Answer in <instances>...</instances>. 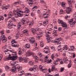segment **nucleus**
I'll use <instances>...</instances> for the list:
<instances>
[{
    "instance_id": "nucleus-26",
    "label": "nucleus",
    "mask_w": 76,
    "mask_h": 76,
    "mask_svg": "<svg viewBox=\"0 0 76 76\" xmlns=\"http://www.w3.org/2000/svg\"><path fill=\"white\" fill-rule=\"evenodd\" d=\"M47 39L48 43L50 42L51 41H52V40H51V39L49 37L47 38Z\"/></svg>"
},
{
    "instance_id": "nucleus-23",
    "label": "nucleus",
    "mask_w": 76,
    "mask_h": 76,
    "mask_svg": "<svg viewBox=\"0 0 76 76\" xmlns=\"http://www.w3.org/2000/svg\"><path fill=\"white\" fill-rule=\"evenodd\" d=\"M29 70L30 71H33V70H34V72H36V69L35 68H30Z\"/></svg>"
},
{
    "instance_id": "nucleus-17",
    "label": "nucleus",
    "mask_w": 76,
    "mask_h": 76,
    "mask_svg": "<svg viewBox=\"0 0 76 76\" xmlns=\"http://www.w3.org/2000/svg\"><path fill=\"white\" fill-rule=\"evenodd\" d=\"M18 62L17 61H15L14 62V66H15V67H16H16H18L19 66H18V64H17Z\"/></svg>"
},
{
    "instance_id": "nucleus-9",
    "label": "nucleus",
    "mask_w": 76,
    "mask_h": 76,
    "mask_svg": "<svg viewBox=\"0 0 76 76\" xmlns=\"http://www.w3.org/2000/svg\"><path fill=\"white\" fill-rule=\"evenodd\" d=\"M57 30H53L52 34H54V35H53V36L54 37H57V36H58V34H56V33H57Z\"/></svg>"
},
{
    "instance_id": "nucleus-46",
    "label": "nucleus",
    "mask_w": 76,
    "mask_h": 76,
    "mask_svg": "<svg viewBox=\"0 0 76 76\" xmlns=\"http://www.w3.org/2000/svg\"><path fill=\"white\" fill-rule=\"evenodd\" d=\"M10 47L7 46L6 47V48L7 51L8 50H9V49H10Z\"/></svg>"
},
{
    "instance_id": "nucleus-27",
    "label": "nucleus",
    "mask_w": 76,
    "mask_h": 76,
    "mask_svg": "<svg viewBox=\"0 0 76 76\" xmlns=\"http://www.w3.org/2000/svg\"><path fill=\"white\" fill-rule=\"evenodd\" d=\"M62 4V7H65V3H64V2H62L61 3Z\"/></svg>"
},
{
    "instance_id": "nucleus-54",
    "label": "nucleus",
    "mask_w": 76,
    "mask_h": 76,
    "mask_svg": "<svg viewBox=\"0 0 76 76\" xmlns=\"http://www.w3.org/2000/svg\"><path fill=\"white\" fill-rule=\"evenodd\" d=\"M1 8L3 10V9H6V7H4V6L2 7H1Z\"/></svg>"
},
{
    "instance_id": "nucleus-61",
    "label": "nucleus",
    "mask_w": 76,
    "mask_h": 76,
    "mask_svg": "<svg viewBox=\"0 0 76 76\" xmlns=\"http://www.w3.org/2000/svg\"><path fill=\"white\" fill-rule=\"evenodd\" d=\"M72 25H75V24H76V23H75V21H74L73 22H72L71 23Z\"/></svg>"
},
{
    "instance_id": "nucleus-49",
    "label": "nucleus",
    "mask_w": 76,
    "mask_h": 76,
    "mask_svg": "<svg viewBox=\"0 0 76 76\" xmlns=\"http://www.w3.org/2000/svg\"><path fill=\"white\" fill-rule=\"evenodd\" d=\"M63 61H65V62H66L67 61H68V59H65L64 58L63 59Z\"/></svg>"
},
{
    "instance_id": "nucleus-10",
    "label": "nucleus",
    "mask_w": 76,
    "mask_h": 76,
    "mask_svg": "<svg viewBox=\"0 0 76 76\" xmlns=\"http://www.w3.org/2000/svg\"><path fill=\"white\" fill-rule=\"evenodd\" d=\"M30 43L32 44L34 43V42L35 41V38H32L31 39L29 40Z\"/></svg>"
},
{
    "instance_id": "nucleus-45",
    "label": "nucleus",
    "mask_w": 76,
    "mask_h": 76,
    "mask_svg": "<svg viewBox=\"0 0 76 76\" xmlns=\"http://www.w3.org/2000/svg\"><path fill=\"white\" fill-rule=\"evenodd\" d=\"M20 1H16L14 3V4H19V3H20Z\"/></svg>"
},
{
    "instance_id": "nucleus-41",
    "label": "nucleus",
    "mask_w": 76,
    "mask_h": 76,
    "mask_svg": "<svg viewBox=\"0 0 76 76\" xmlns=\"http://www.w3.org/2000/svg\"><path fill=\"white\" fill-rule=\"evenodd\" d=\"M19 33H17L16 34V37L17 38H19Z\"/></svg>"
},
{
    "instance_id": "nucleus-19",
    "label": "nucleus",
    "mask_w": 76,
    "mask_h": 76,
    "mask_svg": "<svg viewBox=\"0 0 76 76\" xmlns=\"http://www.w3.org/2000/svg\"><path fill=\"white\" fill-rule=\"evenodd\" d=\"M8 16H10L11 17H8V19H9L11 18V16H12V12H9L8 14Z\"/></svg>"
},
{
    "instance_id": "nucleus-59",
    "label": "nucleus",
    "mask_w": 76,
    "mask_h": 76,
    "mask_svg": "<svg viewBox=\"0 0 76 76\" xmlns=\"http://www.w3.org/2000/svg\"><path fill=\"white\" fill-rule=\"evenodd\" d=\"M70 18V16L67 15L66 16H65V19H67V18Z\"/></svg>"
},
{
    "instance_id": "nucleus-38",
    "label": "nucleus",
    "mask_w": 76,
    "mask_h": 76,
    "mask_svg": "<svg viewBox=\"0 0 76 76\" xmlns=\"http://www.w3.org/2000/svg\"><path fill=\"white\" fill-rule=\"evenodd\" d=\"M10 56H12V55H10V54H9V56L8 57H10ZM8 57L6 59V60H10V59L9 58H8Z\"/></svg>"
},
{
    "instance_id": "nucleus-7",
    "label": "nucleus",
    "mask_w": 76,
    "mask_h": 76,
    "mask_svg": "<svg viewBox=\"0 0 76 76\" xmlns=\"http://www.w3.org/2000/svg\"><path fill=\"white\" fill-rule=\"evenodd\" d=\"M12 47H18L19 45H17L15 42L12 41Z\"/></svg>"
},
{
    "instance_id": "nucleus-52",
    "label": "nucleus",
    "mask_w": 76,
    "mask_h": 76,
    "mask_svg": "<svg viewBox=\"0 0 76 76\" xmlns=\"http://www.w3.org/2000/svg\"><path fill=\"white\" fill-rule=\"evenodd\" d=\"M0 33L1 34V35H3V34H4V31H3L2 30L1 31Z\"/></svg>"
},
{
    "instance_id": "nucleus-20",
    "label": "nucleus",
    "mask_w": 76,
    "mask_h": 76,
    "mask_svg": "<svg viewBox=\"0 0 76 76\" xmlns=\"http://www.w3.org/2000/svg\"><path fill=\"white\" fill-rule=\"evenodd\" d=\"M33 2H34V1H33V0H29V2H28V3H29V5L30 6H32V5H31L32 4H32H34L33 3Z\"/></svg>"
},
{
    "instance_id": "nucleus-42",
    "label": "nucleus",
    "mask_w": 76,
    "mask_h": 76,
    "mask_svg": "<svg viewBox=\"0 0 76 76\" xmlns=\"http://www.w3.org/2000/svg\"><path fill=\"white\" fill-rule=\"evenodd\" d=\"M73 19H72V20H70V21L69 22V24L72 23L73 22Z\"/></svg>"
},
{
    "instance_id": "nucleus-60",
    "label": "nucleus",
    "mask_w": 76,
    "mask_h": 76,
    "mask_svg": "<svg viewBox=\"0 0 76 76\" xmlns=\"http://www.w3.org/2000/svg\"><path fill=\"white\" fill-rule=\"evenodd\" d=\"M52 67V69H53L54 70H56V67Z\"/></svg>"
},
{
    "instance_id": "nucleus-18",
    "label": "nucleus",
    "mask_w": 76,
    "mask_h": 76,
    "mask_svg": "<svg viewBox=\"0 0 76 76\" xmlns=\"http://www.w3.org/2000/svg\"><path fill=\"white\" fill-rule=\"evenodd\" d=\"M45 34L46 35H48L46 36L47 37H50V35L51 34V32L49 31H46L45 32Z\"/></svg>"
},
{
    "instance_id": "nucleus-62",
    "label": "nucleus",
    "mask_w": 76,
    "mask_h": 76,
    "mask_svg": "<svg viewBox=\"0 0 76 76\" xmlns=\"http://www.w3.org/2000/svg\"><path fill=\"white\" fill-rule=\"evenodd\" d=\"M37 13H41V11H40V10H38L37 11Z\"/></svg>"
},
{
    "instance_id": "nucleus-1",
    "label": "nucleus",
    "mask_w": 76,
    "mask_h": 76,
    "mask_svg": "<svg viewBox=\"0 0 76 76\" xmlns=\"http://www.w3.org/2000/svg\"><path fill=\"white\" fill-rule=\"evenodd\" d=\"M22 67L20 66H18L17 67H16V66H15V67H12L11 69H10V68L8 66H5V69L7 71H11V72H13L16 71V70L17 72L18 71L19 72V71L22 70Z\"/></svg>"
},
{
    "instance_id": "nucleus-25",
    "label": "nucleus",
    "mask_w": 76,
    "mask_h": 76,
    "mask_svg": "<svg viewBox=\"0 0 76 76\" xmlns=\"http://www.w3.org/2000/svg\"><path fill=\"white\" fill-rule=\"evenodd\" d=\"M10 6L9 5H7V6H5V10H7V9H8L10 8Z\"/></svg>"
},
{
    "instance_id": "nucleus-63",
    "label": "nucleus",
    "mask_w": 76,
    "mask_h": 76,
    "mask_svg": "<svg viewBox=\"0 0 76 76\" xmlns=\"http://www.w3.org/2000/svg\"><path fill=\"white\" fill-rule=\"evenodd\" d=\"M64 31L65 32H67V30H66V28H65V29H64Z\"/></svg>"
},
{
    "instance_id": "nucleus-37",
    "label": "nucleus",
    "mask_w": 76,
    "mask_h": 76,
    "mask_svg": "<svg viewBox=\"0 0 76 76\" xmlns=\"http://www.w3.org/2000/svg\"><path fill=\"white\" fill-rule=\"evenodd\" d=\"M40 47H43L44 46V44L42 42H40Z\"/></svg>"
},
{
    "instance_id": "nucleus-33",
    "label": "nucleus",
    "mask_w": 76,
    "mask_h": 76,
    "mask_svg": "<svg viewBox=\"0 0 76 76\" xmlns=\"http://www.w3.org/2000/svg\"><path fill=\"white\" fill-rule=\"evenodd\" d=\"M22 53V50H18V54L19 55H21Z\"/></svg>"
},
{
    "instance_id": "nucleus-53",
    "label": "nucleus",
    "mask_w": 76,
    "mask_h": 76,
    "mask_svg": "<svg viewBox=\"0 0 76 76\" xmlns=\"http://www.w3.org/2000/svg\"><path fill=\"white\" fill-rule=\"evenodd\" d=\"M68 3L69 4H71L72 3H71V2L70 1V0L68 1Z\"/></svg>"
},
{
    "instance_id": "nucleus-34",
    "label": "nucleus",
    "mask_w": 76,
    "mask_h": 76,
    "mask_svg": "<svg viewBox=\"0 0 76 76\" xmlns=\"http://www.w3.org/2000/svg\"><path fill=\"white\" fill-rule=\"evenodd\" d=\"M49 28L50 29H51V28H53V25L50 24V25L48 26Z\"/></svg>"
},
{
    "instance_id": "nucleus-4",
    "label": "nucleus",
    "mask_w": 76,
    "mask_h": 76,
    "mask_svg": "<svg viewBox=\"0 0 76 76\" xmlns=\"http://www.w3.org/2000/svg\"><path fill=\"white\" fill-rule=\"evenodd\" d=\"M13 15H15L17 16H19V17H22V16L23 15V14L18 12L14 10L13 11Z\"/></svg>"
},
{
    "instance_id": "nucleus-51",
    "label": "nucleus",
    "mask_w": 76,
    "mask_h": 76,
    "mask_svg": "<svg viewBox=\"0 0 76 76\" xmlns=\"http://www.w3.org/2000/svg\"><path fill=\"white\" fill-rule=\"evenodd\" d=\"M57 41H55V42L58 43V44H61V42H60V41H58V42Z\"/></svg>"
},
{
    "instance_id": "nucleus-13",
    "label": "nucleus",
    "mask_w": 76,
    "mask_h": 76,
    "mask_svg": "<svg viewBox=\"0 0 76 76\" xmlns=\"http://www.w3.org/2000/svg\"><path fill=\"white\" fill-rule=\"evenodd\" d=\"M43 18H44L45 19H47L49 17V14H45L43 15Z\"/></svg>"
},
{
    "instance_id": "nucleus-15",
    "label": "nucleus",
    "mask_w": 76,
    "mask_h": 76,
    "mask_svg": "<svg viewBox=\"0 0 76 76\" xmlns=\"http://www.w3.org/2000/svg\"><path fill=\"white\" fill-rule=\"evenodd\" d=\"M23 61L25 63H27V62L29 61V59L25 58H23Z\"/></svg>"
},
{
    "instance_id": "nucleus-21",
    "label": "nucleus",
    "mask_w": 76,
    "mask_h": 76,
    "mask_svg": "<svg viewBox=\"0 0 76 76\" xmlns=\"http://www.w3.org/2000/svg\"><path fill=\"white\" fill-rule=\"evenodd\" d=\"M28 63H30V65H32L34 64V61H30L28 62Z\"/></svg>"
},
{
    "instance_id": "nucleus-58",
    "label": "nucleus",
    "mask_w": 76,
    "mask_h": 76,
    "mask_svg": "<svg viewBox=\"0 0 76 76\" xmlns=\"http://www.w3.org/2000/svg\"><path fill=\"white\" fill-rule=\"evenodd\" d=\"M44 53H46V54H47L48 53V51H46L45 50H44Z\"/></svg>"
},
{
    "instance_id": "nucleus-44",
    "label": "nucleus",
    "mask_w": 76,
    "mask_h": 76,
    "mask_svg": "<svg viewBox=\"0 0 76 76\" xmlns=\"http://www.w3.org/2000/svg\"><path fill=\"white\" fill-rule=\"evenodd\" d=\"M59 61L60 63V64H63V61L61 59H60Z\"/></svg>"
},
{
    "instance_id": "nucleus-28",
    "label": "nucleus",
    "mask_w": 76,
    "mask_h": 76,
    "mask_svg": "<svg viewBox=\"0 0 76 76\" xmlns=\"http://www.w3.org/2000/svg\"><path fill=\"white\" fill-rule=\"evenodd\" d=\"M26 47L27 48H30V45L27 43L26 45Z\"/></svg>"
},
{
    "instance_id": "nucleus-14",
    "label": "nucleus",
    "mask_w": 76,
    "mask_h": 76,
    "mask_svg": "<svg viewBox=\"0 0 76 76\" xmlns=\"http://www.w3.org/2000/svg\"><path fill=\"white\" fill-rule=\"evenodd\" d=\"M13 26V23H12V21H10L8 22V26Z\"/></svg>"
},
{
    "instance_id": "nucleus-48",
    "label": "nucleus",
    "mask_w": 76,
    "mask_h": 76,
    "mask_svg": "<svg viewBox=\"0 0 76 76\" xmlns=\"http://www.w3.org/2000/svg\"><path fill=\"white\" fill-rule=\"evenodd\" d=\"M67 46H65L63 48L64 49H63V50H67Z\"/></svg>"
},
{
    "instance_id": "nucleus-11",
    "label": "nucleus",
    "mask_w": 76,
    "mask_h": 76,
    "mask_svg": "<svg viewBox=\"0 0 76 76\" xmlns=\"http://www.w3.org/2000/svg\"><path fill=\"white\" fill-rule=\"evenodd\" d=\"M34 53H32L31 51L28 50L26 55H28V56H30L31 55H33Z\"/></svg>"
},
{
    "instance_id": "nucleus-12",
    "label": "nucleus",
    "mask_w": 76,
    "mask_h": 76,
    "mask_svg": "<svg viewBox=\"0 0 76 76\" xmlns=\"http://www.w3.org/2000/svg\"><path fill=\"white\" fill-rule=\"evenodd\" d=\"M45 62H47V63H51L52 62V60L50 59H47L45 60Z\"/></svg>"
},
{
    "instance_id": "nucleus-56",
    "label": "nucleus",
    "mask_w": 76,
    "mask_h": 76,
    "mask_svg": "<svg viewBox=\"0 0 76 76\" xmlns=\"http://www.w3.org/2000/svg\"><path fill=\"white\" fill-rule=\"evenodd\" d=\"M41 3H45V2L43 0H41Z\"/></svg>"
},
{
    "instance_id": "nucleus-64",
    "label": "nucleus",
    "mask_w": 76,
    "mask_h": 76,
    "mask_svg": "<svg viewBox=\"0 0 76 76\" xmlns=\"http://www.w3.org/2000/svg\"><path fill=\"white\" fill-rule=\"evenodd\" d=\"M70 47L71 48H73V49H75V47H74L73 46H70Z\"/></svg>"
},
{
    "instance_id": "nucleus-40",
    "label": "nucleus",
    "mask_w": 76,
    "mask_h": 76,
    "mask_svg": "<svg viewBox=\"0 0 76 76\" xmlns=\"http://www.w3.org/2000/svg\"><path fill=\"white\" fill-rule=\"evenodd\" d=\"M42 37V36H41V35L37 36L36 37L37 39H39V38H40V37Z\"/></svg>"
},
{
    "instance_id": "nucleus-55",
    "label": "nucleus",
    "mask_w": 76,
    "mask_h": 76,
    "mask_svg": "<svg viewBox=\"0 0 76 76\" xmlns=\"http://www.w3.org/2000/svg\"><path fill=\"white\" fill-rule=\"evenodd\" d=\"M62 29V28L61 27H59L58 28V31H60Z\"/></svg>"
},
{
    "instance_id": "nucleus-24",
    "label": "nucleus",
    "mask_w": 76,
    "mask_h": 76,
    "mask_svg": "<svg viewBox=\"0 0 76 76\" xmlns=\"http://www.w3.org/2000/svg\"><path fill=\"white\" fill-rule=\"evenodd\" d=\"M18 60L20 62L21 61H23V59L22 58V57H19L18 58Z\"/></svg>"
},
{
    "instance_id": "nucleus-35",
    "label": "nucleus",
    "mask_w": 76,
    "mask_h": 76,
    "mask_svg": "<svg viewBox=\"0 0 76 76\" xmlns=\"http://www.w3.org/2000/svg\"><path fill=\"white\" fill-rule=\"evenodd\" d=\"M61 45H60L58 46V51H59V50H61Z\"/></svg>"
},
{
    "instance_id": "nucleus-3",
    "label": "nucleus",
    "mask_w": 76,
    "mask_h": 76,
    "mask_svg": "<svg viewBox=\"0 0 76 76\" xmlns=\"http://www.w3.org/2000/svg\"><path fill=\"white\" fill-rule=\"evenodd\" d=\"M60 19H58V23L59 24H61V26H63V27L67 28V23H65L63 20H59Z\"/></svg>"
},
{
    "instance_id": "nucleus-31",
    "label": "nucleus",
    "mask_w": 76,
    "mask_h": 76,
    "mask_svg": "<svg viewBox=\"0 0 76 76\" xmlns=\"http://www.w3.org/2000/svg\"><path fill=\"white\" fill-rule=\"evenodd\" d=\"M35 61H36V62H38V61H39V58H38L36 57H35Z\"/></svg>"
},
{
    "instance_id": "nucleus-43",
    "label": "nucleus",
    "mask_w": 76,
    "mask_h": 76,
    "mask_svg": "<svg viewBox=\"0 0 76 76\" xmlns=\"http://www.w3.org/2000/svg\"><path fill=\"white\" fill-rule=\"evenodd\" d=\"M64 68H62L61 67V72H63L64 71Z\"/></svg>"
},
{
    "instance_id": "nucleus-29",
    "label": "nucleus",
    "mask_w": 76,
    "mask_h": 76,
    "mask_svg": "<svg viewBox=\"0 0 76 76\" xmlns=\"http://www.w3.org/2000/svg\"><path fill=\"white\" fill-rule=\"evenodd\" d=\"M55 56H57V55L56 54H53L51 56V58H52V59H53H53H54V57Z\"/></svg>"
},
{
    "instance_id": "nucleus-5",
    "label": "nucleus",
    "mask_w": 76,
    "mask_h": 76,
    "mask_svg": "<svg viewBox=\"0 0 76 76\" xmlns=\"http://www.w3.org/2000/svg\"><path fill=\"white\" fill-rule=\"evenodd\" d=\"M1 37V41H2L3 43H5V42H6V41H7V39L6 38L4 35H2Z\"/></svg>"
},
{
    "instance_id": "nucleus-8",
    "label": "nucleus",
    "mask_w": 76,
    "mask_h": 76,
    "mask_svg": "<svg viewBox=\"0 0 76 76\" xmlns=\"http://www.w3.org/2000/svg\"><path fill=\"white\" fill-rule=\"evenodd\" d=\"M66 9H66L65 10L66 13L69 14L70 12H71L70 11L72 10H71V7H66Z\"/></svg>"
},
{
    "instance_id": "nucleus-57",
    "label": "nucleus",
    "mask_w": 76,
    "mask_h": 76,
    "mask_svg": "<svg viewBox=\"0 0 76 76\" xmlns=\"http://www.w3.org/2000/svg\"><path fill=\"white\" fill-rule=\"evenodd\" d=\"M60 12H62L60 13V15H61V14H62L63 13V10H61L60 11Z\"/></svg>"
},
{
    "instance_id": "nucleus-47",
    "label": "nucleus",
    "mask_w": 76,
    "mask_h": 76,
    "mask_svg": "<svg viewBox=\"0 0 76 76\" xmlns=\"http://www.w3.org/2000/svg\"><path fill=\"white\" fill-rule=\"evenodd\" d=\"M72 65V64L71 63H70L68 64V66L69 68H70V67H71V66Z\"/></svg>"
},
{
    "instance_id": "nucleus-2",
    "label": "nucleus",
    "mask_w": 76,
    "mask_h": 76,
    "mask_svg": "<svg viewBox=\"0 0 76 76\" xmlns=\"http://www.w3.org/2000/svg\"><path fill=\"white\" fill-rule=\"evenodd\" d=\"M12 56L9 57L8 58L11 60H16L18 58V56H17V53H16V52H12Z\"/></svg>"
},
{
    "instance_id": "nucleus-39",
    "label": "nucleus",
    "mask_w": 76,
    "mask_h": 76,
    "mask_svg": "<svg viewBox=\"0 0 76 76\" xmlns=\"http://www.w3.org/2000/svg\"><path fill=\"white\" fill-rule=\"evenodd\" d=\"M25 22V20L23 19L22 20L21 22H22V25L24 24V22Z\"/></svg>"
},
{
    "instance_id": "nucleus-50",
    "label": "nucleus",
    "mask_w": 76,
    "mask_h": 76,
    "mask_svg": "<svg viewBox=\"0 0 76 76\" xmlns=\"http://www.w3.org/2000/svg\"><path fill=\"white\" fill-rule=\"evenodd\" d=\"M17 28H18V29H20V28H22V27H21V26H19L18 25Z\"/></svg>"
},
{
    "instance_id": "nucleus-30",
    "label": "nucleus",
    "mask_w": 76,
    "mask_h": 76,
    "mask_svg": "<svg viewBox=\"0 0 76 76\" xmlns=\"http://www.w3.org/2000/svg\"><path fill=\"white\" fill-rule=\"evenodd\" d=\"M29 10L28 9H27V10H26L24 12L26 14H28V12H29Z\"/></svg>"
},
{
    "instance_id": "nucleus-16",
    "label": "nucleus",
    "mask_w": 76,
    "mask_h": 76,
    "mask_svg": "<svg viewBox=\"0 0 76 76\" xmlns=\"http://www.w3.org/2000/svg\"><path fill=\"white\" fill-rule=\"evenodd\" d=\"M24 74V72H20L18 73V75L19 76H22L23 74Z\"/></svg>"
},
{
    "instance_id": "nucleus-36",
    "label": "nucleus",
    "mask_w": 76,
    "mask_h": 76,
    "mask_svg": "<svg viewBox=\"0 0 76 76\" xmlns=\"http://www.w3.org/2000/svg\"><path fill=\"white\" fill-rule=\"evenodd\" d=\"M4 20V18L2 16H0V21L1 20Z\"/></svg>"
},
{
    "instance_id": "nucleus-6",
    "label": "nucleus",
    "mask_w": 76,
    "mask_h": 76,
    "mask_svg": "<svg viewBox=\"0 0 76 76\" xmlns=\"http://www.w3.org/2000/svg\"><path fill=\"white\" fill-rule=\"evenodd\" d=\"M39 31V28H36L35 29H33V30H32L31 31L34 35H35V34H37V31Z\"/></svg>"
},
{
    "instance_id": "nucleus-22",
    "label": "nucleus",
    "mask_w": 76,
    "mask_h": 76,
    "mask_svg": "<svg viewBox=\"0 0 76 76\" xmlns=\"http://www.w3.org/2000/svg\"><path fill=\"white\" fill-rule=\"evenodd\" d=\"M14 60H12V61H11L10 62V65L12 66H14V64L15 63V62L13 61Z\"/></svg>"
},
{
    "instance_id": "nucleus-32",
    "label": "nucleus",
    "mask_w": 76,
    "mask_h": 76,
    "mask_svg": "<svg viewBox=\"0 0 76 76\" xmlns=\"http://www.w3.org/2000/svg\"><path fill=\"white\" fill-rule=\"evenodd\" d=\"M57 41L56 42H58V41H61L62 40V38H59L57 39Z\"/></svg>"
}]
</instances>
